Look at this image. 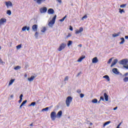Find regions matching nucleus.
<instances>
[{"instance_id":"obj_1","label":"nucleus","mask_w":128,"mask_h":128,"mask_svg":"<svg viewBox=\"0 0 128 128\" xmlns=\"http://www.w3.org/2000/svg\"><path fill=\"white\" fill-rule=\"evenodd\" d=\"M120 64H122L123 66V68L128 70V59H123L120 61Z\"/></svg>"},{"instance_id":"obj_2","label":"nucleus","mask_w":128,"mask_h":128,"mask_svg":"<svg viewBox=\"0 0 128 128\" xmlns=\"http://www.w3.org/2000/svg\"><path fill=\"white\" fill-rule=\"evenodd\" d=\"M72 102V98L70 96L67 97L66 100V106L68 108L70 104V102Z\"/></svg>"},{"instance_id":"obj_3","label":"nucleus","mask_w":128,"mask_h":128,"mask_svg":"<svg viewBox=\"0 0 128 128\" xmlns=\"http://www.w3.org/2000/svg\"><path fill=\"white\" fill-rule=\"evenodd\" d=\"M56 15H55L52 18V20L49 22L48 26H50V28H52V26H54V22H56Z\"/></svg>"},{"instance_id":"obj_4","label":"nucleus","mask_w":128,"mask_h":128,"mask_svg":"<svg viewBox=\"0 0 128 128\" xmlns=\"http://www.w3.org/2000/svg\"><path fill=\"white\" fill-rule=\"evenodd\" d=\"M66 46V44L64 43L62 44L58 48V52H62V50L64 49Z\"/></svg>"},{"instance_id":"obj_5","label":"nucleus","mask_w":128,"mask_h":128,"mask_svg":"<svg viewBox=\"0 0 128 128\" xmlns=\"http://www.w3.org/2000/svg\"><path fill=\"white\" fill-rule=\"evenodd\" d=\"M50 118L52 120H54L56 118V113L54 112H52L50 114Z\"/></svg>"},{"instance_id":"obj_6","label":"nucleus","mask_w":128,"mask_h":128,"mask_svg":"<svg viewBox=\"0 0 128 128\" xmlns=\"http://www.w3.org/2000/svg\"><path fill=\"white\" fill-rule=\"evenodd\" d=\"M40 10L41 14H44V12H46V11L48 10V8H46V7L44 6L42 8H40Z\"/></svg>"},{"instance_id":"obj_7","label":"nucleus","mask_w":128,"mask_h":128,"mask_svg":"<svg viewBox=\"0 0 128 128\" xmlns=\"http://www.w3.org/2000/svg\"><path fill=\"white\" fill-rule=\"evenodd\" d=\"M5 4L8 8L10 6H12V3L10 1L5 2Z\"/></svg>"},{"instance_id":"obj_8","label":"nucleus","mask_w":128,"mask_h":128,"mask_svg":"<svg viewBox=\"0 0 128 128\" xmlns=\"http://www.w3.org/2000/svg\"><path fill=\"white\" fill-rule=\"evenodd\" d=\"M82 32H84V28H82V27H80L79 30H76L75 34H80Z\"/></svg>"},{"instance_id":"obj_9","label":"nucleus","mask_w":128,"mask_h":128,"mask_svg":"<svg viewBox=\"0 0 128 128\" xmlns=\"http://www.w3.org/2000/svg\"><path fill=\"white\" fill-rule=\"evenodd\" d=\"M4 22H6V19L4 18H2L0 20V26H2L4 24Z\"/></svg>"},{"instance_id":"obj_10","label":"nucleus","mask_w":128,"mask_h":128,"mask_svg":"<svg viewBox=\"0 0 128 128\" xmlns=\"http://www.w3.org/2000/svg\"><path fill=\"white\" fill-rule=\"evenodd\" d=\"M37 76L34 74V76H32L30 78H28V80L29 82H32L36 78Z\"/></svg>"},{"instance_id":"obj_11","label":"nucleus","mask_w":128,"mask_h":128,"mask_svg":"<svg viewBox=\"0 0 128 128\" xmlns=\"http://www.w3.org/2000/svg\"><path fill=\"white\" fill-rule=\"evenodd\" d=\"M112 72L114 74H120V72L118 71V68H113Z\"/></svg>"},{"instance_id":"obj_12","label":"nucleus","mask_w":128,"mask_h":128,"mask_svg":"<svg viewBox=\"0 0 128 128\" xmlns=\"http://www.w3.org/2000/svg\"><path fill=\"white\" fill-rule=\"evenodd\" d=\"M117 63H118V60L114 59L113 60V62H112V64L110 65V67L112 68V66H116V64Z\"/></svg>"},{"instance_id":"obj_13","label":"nucleus","mask_w":128,"mask_h":128,"mask_svg":"<svg viewBox=\"0 0 128 128\" xmlns=\"http://www.w3.org/2000/svg\"><path fill=\"white\" fill-rule=\"evenodd\" d=\"M98 62V58L97 57H94L92 60V64H96V62Z\"/></svg>"},{"instance_id":"obj_14","label":"nucleus","mask_w":128,"mask_h":128,"mask_svg":"<svg viewBox=\"0 0 128 128\" xmlns=\"http://www.w3.org/2000/svg\"><path fill=\"white\" fill-rule=\"evenodd\" d=\"M54 12V9L50 8L49 10H48V14H53Z\"/></svg>"},{"instance_id":"obj_15","label":"nucleus","mask_w":128,"mask_h":128,"mask_svg":"<svg viewBox=\"0 0 128 128\" xmlns=\"http://www.w3.org/2000/svg\"><path fill=\"white\" fill-rule=\"evenodd\" d=\"M32 28L34 32H36V30H38V25L36 24L33 25L32 26Z\"/></svg>"},{"instance_id":"obj_16","label":"nucleus","mask_w":128,"mask_h":128,"mask_svg":"<svg viewBox=\"0 0 128 128\" xmlns=\"http://www.w3.org/2000/svg\"><path fill=\"white\" fill-rule=\"evenodd\" d=\"M84 58H86V56H82L78 60V62H80L84 60Z\"/></svg>"},{"instance_id":"obj_17","label":"nucleus","mask_w":128,"mask_h":128,"mask_svg":"<svg viewBox=\"0 0 128 128\" xmlns=\"http://www.w3.org/2000/svg\"><path fill=\"white\" fill-rule=\"evenodd\" d=\"M104 98L106 102H108V94H106L105 92V93H104Z\"/></svg>"},{"instance_id":"obj_18","label":"nucleus","mask_w":128,"mask_h":128,"mask_svg":"<svg viewBox=\"0 0 128 128\" xmlns=\"http://www.w3.org/2000/svg\"><path fill=\"white\" fill-rule=\"evenodd\" d=\"M103 78H106L108 82H110V76L108 75L104 76H103Z\"/></svg>"},{"instance_id":"obj_19","label":"nucleus","mask_w":128,"mask_h":128,"mask_svg":"<svg viewBox=\"0 0 128 128\" xmlns=\"http://www.w3.org/2000/svg\"><path fill=\"white\" fill-rule=\"evenodd\" d=\"M46 0H37L36 2L37 4H40L42 2H44Z\"/></svg>"},{"instance_id":"obj_20","label":"nucleus","mask_w":128,"mask_h":128,"mask_svg":"<svg viewBox=\"0 0 128 128\" xmlns=\"http://www.w3.org/2000/svg\"><path fill=\"white\" fill-rule=\"evenodd\" d=\"M30 30V27H28L26 26H24V27H23L22 28V30L23 32H24V30Z\"/></svg>"},{"instance_id":"obj_21","label":"nucleus","mask_w":128,"mask_h":128,"mask_svg":"<svg viewBox=\"0 0 128 128\" xmlns=\"http://www.w3.org/2000/svg\"><path fill=\"white\" fill-rule=\"evenodd\" d=\"M62 110L59 111L57 114V116H58V118H60V116H62Z\"/></svg>"},{"instance_id":"obj_22","label":"nucleus","mask_w":128,"mask_h":128,"mask_svg":"<svg viewBox=\"0 0 128 128\" xmlns=\"http://www.w3.org/2000/svg\"><path fill=\"white\" fill-rule=\"evenodd\" d=\"M120 34V32H118V34H112L113 38H116V36H118Z\"/></svg>"},{"instance_id":"obj_23","label":"nucleus","mask_w":128,"mask_h":128,"mask_svg":"<svg viewBox=\"0 0 128 128\" xmlns=\"http://www.w3.org/2000/svg\"><path fill=\"white\" fill-rule=\"evenodd\" d=\"M14 80H16L15 79H12L11 80L10 82H9V84H8V86H12V84H14Z\"/></svg>"},{"instance_id":"obj_24","label":"nucleus","mask_w":128,"mask_h":128,"mask_svg":"<svg viewBox=\"0 0 128 128\" xmlns=\"http://www.w3.org/2000/svg\"><path fill=\"white\" fill-rule=\"evenodd\" d=\"M20 68H22V67H20V66H18L14 68V70H20Z\"/></svg>"},{"instance_id":"obj_25","label":"nucleus","mask_w":128,"mask_h":128,"mask_svg":"<svg viewBox=\"0 0 128 128\" xmlns=\"http://www.w3.org/2000/svg\"><path fill=\"white\" fill-rule=\"evenodd\" d=\"M110 122H111L110 121L106 122H105V123L104 124V126H108V124H110Z\"/></svg>"},{"instance_id":"obj_26","label":"nucleus","mask_w":128,"mask_h":128,"mask_svg":"<svg viewBox=\"0 0 128 128\" xmlns=\"http://www.w3.org/2000/svg\"><path fill=\"white\" fill-rule=\"evenodd\" d=\"M92 102L93 104H96V103H98V99H96V98L93 99V100H92Z\"/></svg>"},{"instance_id":"obj_27","label":"nucleus","mask_w":128,"mask_h":128,"mask_svg":"<svg viewBox=\"0 0 128 128\" xmlns=\"http://www.w3.org/2000/svg\"><path fill=\"white\" fill-rule=\"evenodd\" d=\"M123 80L124 82H128V77H125L124 79Z\"/></svg>"},{"instance_id":"obj_28","label":"nucleus","mask_w":128,"mask_h":128,"mask_svg":"<svg viewBox=\"0 0 128 128\" xmlns=\"http://www.w3.org/2000/svg\"><path fill=\"white\" fill-rule=\"evenodd\" d=\"M120 40H122V42H120V44H124V38H120Z\"/></svg>"},{"instance_id":"obj_29","label":"nucleus","mask_w":128,"mask_h":128,"mask_svg":"<svg viewBox=\"0 0 128 128\" xmlns=\"http://www.w3.org/2000/svg\"><path fill=\"white\" fill-rule=\"evenodd\" d=\"M28 102L27 100H24L21 104V106H24V104H26V102Z\"/></svg>"},{"instance_id":"obj_30","label":"nucleus","mask_w":128,"mask_h":128,"mask_svg":"<svg viewBox=\"0 0 128 128\" xmlns=\"http://www.w3.org/2000/svg\"><path fill=\"white\" fill-rule=\"evenodd\" d=\"M119 12H120V14H122V12H124V10L119 8Z\"/></svg>"},{"instance_id":"obj_31","label":"nucleus","mask_w":128,"mask_h":128,"mask_svg":"<svg viewBox=\"0 0 128 128\" xmlns=\"http://www.w3.org/2000/svg\"><path fill=\"white\" fill-rule=\"evenodd\" d=\"M6 14H8V16H10V14H12V11H10V10H8Z\"/></svg>"},{"instance_id":"obj_32","label":"nucleus","mask_w":128,"mask_h":128,"mask_svg":"<svg viewBox=\"0 0 128 128\" xmlns=\"http://www.w3.org/2000/svg\"><path fill=\"white\" fill-rule=\"evenodd\" d=\"M72 44V40H69L68 42V46H70V44Z\"/></svg>"},{"instance_id":"obj_33","label":"nucleus","mask_w":128,"mask_h":128,"mask_svg":"<svg viewBox=\"0 0 128 128\" xmlns=\"http://www.w3.org/2000/svg\"><path fill=\"white\" fill-rule=\"evenodd\" d=\"M36 102H32L29 105V106H36Z\"/></svg>"},{"instance_id":"obj_34","label":"nucleus","mask_w":128,"mask_h":128,"mask_svg":"<svg viewBox=\"0 0 128 128\" xmlns=\"http://www.w3.org/2000/svg\"><path fill=\"white\" fill-rule=\"evenodd\" d=\"M46 30V27H44L41 30L42 32H44Z\"/></svg>"},{"instance_id":"obj_35","label":"nucleus","mask_w":128,"mask_h":128,"mask_svg":"<svg viewBox=\"0 0 128 128\" xmlns=\"http://www.w3.org/2000/svg\"><path fill=\"white\" fill-rule=\"evenodd\" d=\"M16 48L17 50H20L22 48V44L17 46Z\"/></svg>"},{"instance_id":"obj_36","label":"nucleus","mask_w":128,"mask_h":128,"mask_svg":"<svg viewBox=\"0 0 128 128\" xmlns=\"http://www.w3.org/2000/svg\"><path fill=\"white\" fill-rule=\"evenodd\" d=\"M66 16H64L60 20V22H64V20H66Z\"/></svg>"},{"instance_id":"obj_37","label":"nucleus","mask_w":128,"mask_h":128,"mask_svg":"<svg viewBox=\"0 0 128 128\" xmlns=\"http://www.w3.org/2000/svg\"><path fill=\"white\" fill-rule=\"evenodd\" d=\"M112 58H110L107 64H110L112 62Z\"/></svg>"},{"instance_id":"obj_38","label":"nucleus","mask_w":128,"mask_h":128,"mask_svg":"<svg viewBox=\"0 0 128 128\" xmlns=\"http://www.w3.org/2000/svg\"><path fill=\"white\" fill-rule=\"evenodd\" d=\"M84 18H88V16L85 15L82 18V20H84Z\"/></svg>"},{"instance_id":"obj_39","label":"nucleus","mask_w":128,"mask_h":128,"mask_svg":"<svg viewBox=\"0 0 128 128\" xmlns=\"http://www.w3.org/2000/svg\"><path fill=\"white\" fill-rule=\"evenodd\" d=\"M48 108H50L49 107H47V108H43V109L42 110V112H44V110L46 111V110H48Z\"/></svg>"},{"instance_id":"obj_40","label":"nucleus","mask_w":128,"mask_h":128,"mask_svg":"<svg viewBox=\"0 0 128 128\" xmlns=\"http://www.w3.org/2000/svg\"><path fill=\"white\" fill-rule=\"evenodd\" d=\"M126 4H121L120 6V8H124V6H126Z\"/></svg>"},{"instance_id":"obj_41","label":"nucleus","mask_w":128,"mask_h":128,"mask_svg":"<svg viewBox=\"0 0 128 128\" xmlns=\"http://www.w3.org/2000/svg\"><path fill=\"white\" fill-rule=\"evenodd\" d=\"M66 80H68V76H66V78L64 80V82H66Z\"/></svg>"},{"instance_id":"obj_42","label":"nucleus","mask_w":128,"mask_h":128,"mask_svg":"<svg viewBox=\"0 0 128 128\" xmlns=\"http://www.w3.org/2000/svg\"><path fill=\"white\" fill-rule=\"evenodd\" d=\"M100 100H103V102H104V96H101L100 97Z\"/></svg>"},{"instance_id":"obj_43","label":"nucleus","mask_w":128,"mask_h":128,"mask_svg":"<svg viewBox=\"0 0 128 128\" xmlns=\"http://www.w3.org/2000/svg\"><path fill=\"white\" fill-rule=\"evenodd\" d=\"M84 94H80V98H84Z\"/></svg>"},{"instance_id":"obj_44","label":"nucleus","mask_w":128,"mask_h":128,"mask_svg":"<svg viewBox=\"0 0 128 128\" xmlns=\"http://www.w3.org/2000/svg\"><path fill=\"white\" fill-rule=\"evenodd\" d=\"M38 32H36L35 33L36 38H38Z\"/></svg>"},{"instance_id":"obj_45","label":"nucleus","mask_w":128,"mask_h":128,"mask_svg":"<svg viewBox=\"0 0 128 128\" xmlns=\"http://www.w3.org/2000/svg\"><path fill=\"white\" fill-rule=\"evenodd\" d=\"M77 92L78 94H80V92H82V90H77Z\"/></svg>"},{"instance_id":"obj_46","label":"nucleus","mask_w":128,"mask_h":128,"mask_svg":"<svg viewBox=\"0 0 128 128\" xmlns=\"http://www.w3.org/2000/svg\"><path fill=\"white\" fill-rule=\"evenodd\" d=\"M0 64H4V61L0 58Z\"/></svg>"},{"instance_id":"obj_47","label":"nucleus","mask_w":128,"mask_h":128,"mask_svg":"<svg viewBox=\"0 0 128 128\" xmlns=\"http://www.w3.org/2000/svg\"><path fill=\"white\" fill-rule=\"evenodd\" d=\"M70 30L72 31L74 30V29L72 28V26H70Z\"/></svg>"},{"instance_id":"obj_48","label":"nucleus","mask_w":128,"mask_h":128,"mask_svg":"<svg viewBox=\"0 0 128 128\" xmlns=\"http://www.w3.org/2000/svg\"><path fill=\"white\" fill-rule=\"evenodd\" d=\"M124 76H128V72L126 73V74H124Z\"/></svg>"},{"instance_id":"obj_49","label":"nucleus","mask_w":128,"mask_h":128,"mask_svg":"<svg viewBox=\"0 0 128 128\" xmlns=\"http://www.w3.org/2000/svg\"><path fill=\"white\" fill-rule=\"evenodd\" d=\"M58 1V2H60V4H62V0H56Z\"/></svg>"},{"instance_id":"obj_50","label":"nucleus","mask_w":128,"mask_h":128,"mask_svg":"<svg viewBox=\"0 0 128 128\" xmlns=\"http://www.w3.org/2000/svg\"><path fill=\"white\" fill-rule=\"evenodd\" d=\"M118 109V106H116V108H114V110H116Z\"/></svg>"},{"instance_id":"obj_51","label":"nucleus","mask_w":128,"mask_h":128,"mask_svg":"<svg viewBox=\"0 0 128 128\" xmlns=\"http://www.w3.org/2000/svg\"><path fill=\"white\" fill-rule=\"evenodd\" d=\"M81 74H82V72H80L78 73L77 74V76H80Z\"/></svg>"},{"instance_id":"obj_52","label":"nucleus","mask_w":128,"mask_h":128,"mask_svg":"<svg viewBox=\"0 0 128 128\" xmlns=\"http://www.w3.org/2000/svg\"><path fill=\"white\" fill-rule=\"evenodd\" d=\"M22 100H20H20H18L19 104H20V102H22Z\"/></svg>"},{"instance_id":"obj_53","label":"nucleus","mask_w":128,"mask_h":128,"mask_svg":"<svg viewBox=\"0 0 128 128\" xmlns=\"http://www.w3.org/2000/svg\"><path fill=\"white\" fill-rule=\"evenodd\" d=\"M125 38H126V40H128V36H125Z\"/></svg>"},{"instance_id":"obj_54","label":"nucleus","mask_w":128,"mask_h":128,"mask_svg":"<svg viewBox=\"0 0 128 128\" xmlns=\"http://www.w3.org/2000/svg\"><path fill=\"white\" fill-rule=\"evenodd\" d=\"M78 46H80V48H82V44H80L78 45Z\"/></svg>"},{"instance_id":"obj_55","label":"nucleus","mask_w":128,"mask_h":128,"mask_svg":"<svg viewBox=\"0 0 128 128\" xmlns=\"http://www.w3.org/2000/svg\"><path fill=\"white\" fill-rule=\"evenodd\" d=\"M10 98H14V95L13 94L10 95Z\"/></svg>"},{"instance_id":"obj_56","label":"nucleus","mask_w":128,"mask_h":128,"mask_svg":"<svg viewBox=\"0 0 128 128\" xmlns=\"http://www.w3.org/2000/svg\"><path fill=\"white\" fill-rule=\"evenodd\" d=\"M30 126H33V123H32L31 124H30Z\"/></svg>"},{"instance_id":"obj_57","label":"nucleus","mask_w":128,"mask_h":128,"mask_svg":"<svg viewBox=\"0 0 128 128\" xmlns=\"http://www.w3.org/2000/svg\"><path fill=\"white\" fill-rule=\"evenodd\" d=\"M22 96H24V95H22V94H21L20 97L22 98Z\"/></svg>"},{"instance_id":"obj_58","label":"nucleus","mask_w":128,"mask_h":128,"mask_svg":"<svg viewBox=\"0 0 128 128\" xmlns=\"http://www.w3.org/2000/svg\"><path fill=\"white\" fill-rule=\"evenodd\" d=\"M20 100H22V97H20Z\"/></svg>"},{"instance_id":"obj_59","label":"nucleus","mask_w":128,"mask_h":128,"mask_svg":"<svg viewBox=\"0 0 128 128\" xmlns=\"http://www.w3.org/2000/svg\"><path fill=\"white\" fill-rule=\"evenodd\" d=\"M22 104L20 106V108H22Z\"/></svg>"},{"instance_id":"obj_60","label":"nucleus","mask_w":128,"mask_h":128,"mask_svg":"<svg viewBox=\"0 0 128 128\" xmlns=\"http://www.w3.org/2000/svg\"><path fill=\"white\" fill-rule=\"evenodd\" d=\"M24 76H25V78H26L27 75H26V74H25V75H24Z\"/></svg>"},{"instance_id":"obj_61","label":"nucleus","mask_w":128,"mask_h":128,"mask_svg":"<svg viewBox=\"0 0 128 128\" xmlns=\"http://www.w3.org/2000/svg\"><path fill=\"white\" fill-rule=\"evenodd\" d=\"M68 36H70V35H68V36H67V38H68Z\"/></svg>"},{"instance_id":"obj_62","label":"nucleus","mask_w":128,"mask_h":128,"mask_svg":"<svg viewBox=\"0 0 128 128\" xmlns=\"http://www.w3.org/2000/svg\"><path fill=\"white\" fill-rule=\"evenodd\" d=\"M1 48H2V47L0 46V50H1Z\"/></svg>"},{"instance_id":"obj_63","label":"nucleus","mask_w":128,"mask_h":128,"mask_svg":"<svg viewBox=\"0 0 128 128\" xmlns=\"http://www.w3.org/2000/svg\"><path fill=\"white\" fill-rule=\"evenodd\" d=\"M92 124V123H90V124Z\"/></svg>"}]
</instances>
